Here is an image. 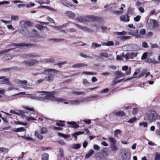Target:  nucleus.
<instances>
[{"label":"nucleus","mask_w":160,"mask_h":160,"mask_svg":"<svg viewBox=\"0 0 160 160\" xmlns=\"http://www.w3.org/2000/svg\"><path fill=\"white\" fill-rule=\"evenodd\" d=\"M56 70L53 69H47L45 70L41 74H43L46 75L44 77L45 81L50 82L52 81L54 77V72Z\"/></svg>","instance_id":"nucleus-1"},{"label":"nucleus","mask_w":160,"mask_h":160,"mask_svg":"<svg viewBox=\"0 0 160 160\" xmlns=\"http://www.w3.org/2000/svg\"><path fill=\"white\" fill-rule=\"evenodd\" d=\"M157 118V114L156 112L153 110H151L148 112L145 117V119L152 121Z\"/></svg>","instance_id":"nucleus-2"},{"label":"nucleus","mask_w":160,"mask_h":160,"mask_svg":"<svg viewBox=\"0 0 160 160\" xmlns=\"http://www.w3.org/2000/svg\"><path fill=\"white\" fill-rule=\"evenodd\" d=\"M45 100L46 99H50L51 100L55 101L57 102H61L65 101V99L60 98H56L53 96L52 93H49L46 95L45 98Z\"/></svg>","instance_id":"nucleus-3"},{"label":"nucleus","mask_w":160,"mask_h":160,"mask_svg":"<svg viewBox=\"0 0 160 160\" xmlns=\"http://www.w3.org/2000/svg\"><path fill=\"white\" fill-rule=\"evenodd\" d=\"M126 50L128 51H135L140 49V47L137 45L134 44H129L124 46Z\"/></svg>","instance_id":"nucleus-4"},{"label":"nucleus","mask_w":160,"mask_h":160,"mask_svg":"<svg viewBox=\"0 0 160 160\" xmlns=\"http://www.w3.org/2000/svg\"><path fill=\"white\" fill-rule=\"evenodd\" d=\"M115 33L116 34L119 36L118 38L121 41H124L129 39L131 38L130 36H123L126 34V32L125 31H123L122 32H115Z\"/></svg>","instance_id":"nucleus-5"},{"label":"nucleus","mask_w":160,"mask_h":160,"mask_svg":"<svg viewBox=\"0 0 160 160\" xmlns=\"http://www.w3.org/2000/svg\"><path fill=\"white\" fill-rule=\"evenodd\" d=\"M12 45L13 46H17L18 47H35L36 45L34 43H29L27 44L26 43H12Z\"/></svg>","instance_id":"nucleus-6"},{"label":"nucleus","mask_w":160,"mask_h":160,"mask_svg":"<svg viewBox=\"0 0 160 160\" xmlns=\"http://www.w3.org/2000/svg\"><path fill=\"white\" fill-rule=\"evenodd\" d=\"M38 60L36 59L28 60L25 61L24 63L26 65H28L29 67H32L34 66L36 64L38 63Z\"/></svg>","instance_id":"nucleus-7"},{"label":"nucleus","mask_w":160,"mask_h":160,"mask_svg":"<svg viewBox=\"0 0 160 160\" xmlns=\"http://www.w3.org/2000/svg\"><path fill=\"white\" fill-rule=\"evenodd\" d=\"M84 132H82V131H79L77 132H75V133L72 134V135L75 138H76V139H77V136L81 134H84L85 132H86V133H88L89 132V130H88V129L86 128L84 130Z\"/></svg>","instance_id":"nucleus-8"},{"label":"nucleus","mask_w":160,"mask_h":160,"mask_svg":"<svg viewBox=\"0 0 160 160\" xmlns=\"http://www.w3.org/2000/svg\"><path fill=\"white\" fill-rule=\"evenodd\" d=\"M22 27V28L19 30L20 33L24 35H29L30 32L26 27H24L23 26Z\"/></svg>","instance_id":"nucleus-9"},{"label":"nucleus","mask_w":160,"mask_h":160,"mask_svg":"<svg viewBox=\"0 0 160 160\" xmlns=\"http://www.w3.org/2000/svg\"><path fill=\"white\" fill-rule=\"evenodd\" d=\"M125 75V74L123 73L122 72L117 71L114 73V78L117 79L124 76Z\"/></svg>","instance_id":"nucleus-10"},{"label":"nucleus","mask_w":160,"mask_h":160,"mask_svg":"<svg viewBox=\"0 0 160 160\" xmlns=\"http://www.w3.org/2000/svg\"><path fill=\"white\" fill-rule=\"evenodd\" d=\"M106 150V148H105L104 149L102 150L101 152V156H100V159H103L106 158L108 156V154L107 153Z\"/></svg>","instance_id":"nucleus-11"},{"label":"nucleus","mask_w":160,"mask_h":160,"mask_svg":"<svg viewBox=\"0 0 160 160\" xmlns=\"http://www.w3.org/2000/svg\"><path fill=\"white\" fill-rule=\"evenodd\" d=\"M10 112L17 115H21L22 116L24 115V112L22 111L19 110H11L10 111Z\"/></svg>","instance_id":"nucleus-12"},{"label":"nucleus","mask_w":160,"mask_h":160,"mask_svg":"<svg viewBox=\"0 0 160 160\" xmlns=\"http://www.w3.org/2000/svg\"><path fill=\"white\" fill-rule=\"evenodd\" d=\"M20 24L21 25V27H26L27 26H31L32 24V23L29 21H22L20 22Z\"/></svg>","instance_id":"nucleus-13"},{"label":"nucleus","mask_w":160,"mask_h":160,"mask_svg":"<svg viewBox=\"0 0 160 160\" xmlns=\"http://www.w3.org/2000/svg\"><path fill=\"white\" fill-rule=\"evenodd\" d=\"M0 79H2L1 82L3 83H6L8 85H10L11 84L10 82V79L9 78H6L5 76H2L0 77Z\"/></svg>","instance_id":"nucleus-14"},{"label":"nucleus","mask_w":160,"mask_h":160,"mask_svg":"<svg viewBox=\"0 0 160 160\" xmlns=\"http://www.w3.org/2000/svg\"><path fill=\"white\" fill-rule=\"evenodd\" d=\"M113 114L117 116H120L123 117L125 116V114L123 111H114L113 112Z\"/></svg>","instance_id":"nucleus-15"},{"label":"nucleus","mask_w":160,"mask_h":160,"mask_svg":"<svg viewBox=\"0 0 160 160\" xmlns=\"http://www.w3.org/2000/svg\"><path fill=\"white\" fill-rule=\"evenodd\" d=\"M147 23L153 26V27H157L158 26L157 22L155 20L152 19L148 20Z\"/></svg>","instance_id":"nucleus-16"},{"label":"nucleus","mask_w":160,"mask_h":160,"mask_svg":"<svg viewBox=\"0 0 160 160\" xmlns=\"http://www.w3.org/2000/svg\"><path fill=\"white\" fill-rule=\"evenodd\" d=\"M86 66H87V64H85L83 63H78L74 64L72 66V67L75 68H78Z\"/></svg>","instance_id":"nucleus-17"},{"label":"nucleus","mask_w":160,"mask_h":160,"mask_svg":"<svg viewBox=\"0 0 160 160\" xmlns=\"http://www.w3.org/2000/svg\"><path fill=\"white\" fill-rule=\"evenodd\" d=\"M26 56L29 58H36L40 57V55L39 54L35 53H31L28 54H27Z\"/></svg>","instance_id":"nucleus-18"},{"label":"nucleus","mask_w":160,"mask_h":160,"mask_svg":"<svg viewBox=\"0 0 160 160\" xmlns=\"http://www.w3.org/2000/svg\"><path fill=\"white\" fill-rule=\"evenodd\" d=\"M67 123L68 124L71 125H72L70 126L71 128H77L79 127V126L78 125V124H77L74 122H68Z\"/></svg>","instance_id":"nucleus-19"},{"label":"nucleus","mask_w":160,"mask_h":160,"mask_svg":"<svg viewBox=\"0 0 160 160\" xmlns=\"http://www.w3.org/2000/svg\"><path fill=\"white\" fill-rule=\"evenodd\" d=\"M61 2L63 5L67 7H72V6L71 3L67 1L62 0L61 1Z\"/></svg>","instance_id":"nucleus-20"},{"label":"nucleus","mask_w":160,"mask_h":160,"mask_svg":"<svg viewBox=\"0 0 160 160\" xmlns=\"http://www.w3.org/2000/svg\"><path fill=\"white\" fill-rule=\"evenodd\" d=\"M130 34L134 36L136 38H140V35L138 32V30H136L134 31L130 32Z\"/></svg>","instance_id":"nucleus-21"},{"label":"nucleus","mask_w":160,"mask_h":160,"mask_svg":"<svg viewBox=\"0 0 160 160\" xmlns=\"http://www.w3.org/2000/svg\"><path fill=\"white\" fill-rule=\"evenodd\" d=\"M86 17L80 16L78 17L77 20L80 22H83L86 21Z\"/></svg>","instance_id":"nucleus-22"},{"label":"nucleus","mask_w":160,"mask_h":160,"mask_svg":"<svg viewBox=\"0 0 160 160\" xmlns=\"http://www.w3.org/2000/svg\"><path fill=\"white\" fill-rule=\"evenodd\" d=\"M101 46V44L92 42L91 46V48L92 49H95L96 48L100 47Z\"/></svg>","instance_id":"nucleus-23"},{"label":"nucleus","mask_w":160,"mask_h":160,"mask_svg":"<svg viewBox=\"0 0 160 160\" xmlns=\"http://www.w3.org/2000/svg\"><path fill=\"white\" fill-rule=\"evenodd\" d=\"M69 102L72 105H77L80 103V101L78 100H71Z\"/></svg>","instance_id":"nucleus-24"},{"label":"nucleus","mask_w":160,"mask_h":160,"mask_svg":"<svg viewBox=\"0 0 160 160\" xmlns=\"http://www.w3.org/2000/svg\"><path fill=\"white\" fill-rule=\"evenodd\" d=\"M94 151L93 150H90L88 152V153L86 154L85 158H88L90 157L94 153Z\"/></svg>","instance_id":"nucleus-25"},{"label":"nucleus","mask_w":160,"mask_h":160,"mask_svg":"<svg viewBox=\"0 0 160 160\" xmlns=\"http://www.w3.org/2000/svg\"><path fill=\"white\" fill-rule=\"evenodd\" d=\"M138 54V53L137 52H128V55L130 59H132L135 57H136Z\"/></svg>","instance_id":"nucleus-26"},{"label":"nucleus","mask_w":160,"mask_h":160,"mask_svg":"<svg viewBox=\"0 0 160 160\" xmlns=\"http://www.w3.org/2000/svg\"><path fill=\"white\" fill-rule=\"evenodd\" d=\"M35 135L39 139L42 140L43 138V136L40 134L38 132L36 131L35 132Z\"/></svg>","instance_id":"nucleus-27"},{"label":"nucleus","mask_w":160,"mask_h":160,"mask_svg":"<svg viewBox=\"0 0 160 160\" xmlns=\"http://www.w3.org/2000/svg\"><path fill=\"white\" fill-rule=\"evenodd\" d=\"M146 62L149 63H152L153 64H156V63H159L157 61H156L155 60H153L151 59L150 58H149L146 60Z\"/></svg>","instance_id":"nucleus-28"},{"label":"nucleus","mask_w":160,"mask_h":160,"mask_svg":"<svg viewBox=\"0 0 160 160\" xmlns=\"http://www.w3.org/2000/svg\"><path fill=\"white\" fill-rule=\"evenodd\" d=\"M114 45V42L112 41H108L107 42H104L102 43L103 45L107 46H113Z\"/></svg>","instance_id":"nucleus-29"},{"label":"nucleus","mask_w":160,"mask_h":160,"mask_svg":"<svg viewBox=\"0 0 160 160\" xmlns=\"http://www.w3.org/2000/svg\"><path fill=\"white\" fill-rule=\"evenodd\" d=\"M123 159L124 160H128L130 158V155L128 153H124L122 156Z\"/></svg>","instance_id":"nucleus-30"},{"label":"nucleus","mask_w":160,"mask_h":160,"mask_svg":"<svg viewBox=\"0 0 160 160\" xmlns=\"http://www.w3.org/2000/svg\"><path fill=\"white\" fill-rule=\"evenodd\" d=\"M108 140L110 142V144H116V141L114 138H108Z\"/></svg>","instance_id":"nucleus-31"},{"label":"nucleus","mask_w":160,"mask_h":160,"mask_svg":"<svg viewBox=\"0 0 160 160\" xmlns=\"http://www.w3.org/2000/svg\"><path fill=\"white\" fill-rule=\"evenodd\" d=\"M110 147L112 151H114L118 150L117 144H110Z\"/></svg>","instance_id":"nucleus-32"},{"label":"nucleus","mask_w":160,"mask_h":160,"mask_svg":"<svg viewBox=\"0 0 160 160\" xmlns=\"http://www.w3.org/2000/svg\"><path fill=\"white\" fill-rule=\"evenodd\" d=\"M58 134L60 137H61L65 138H68L70 137V136L68 135H66L60 132H58Z\"/></svg>","instance_id":"nucleus-33"},{"label":"nucleus","mask_w":160,"mask_h":160,"mask_svg":"<svg viewBox=\"0 0 160 160\" xmlns=\"http://www.w3.org/2000/svg\"><path fill=\"white\" fill-rule=\"evenodd\" d=\"M147 71V70L146 69H144L142 71L141 73H140L139 77H134V78H139L142 77L145 75V74L146 73Z\"/></svg>","instance_id":"nucleus-34"},{"label":"nucleus","mask_w":160,"mask_h":160,"mask_svg":"<svg viewBox=\"0 0 160 160\" xmlns=\"http://www.w3.org/2000/svg\"><path fill=\"white\" fill-rule=\"evenodd\" d=\"M48 155L47 153L43 154L42 155L41 160H48Z\"/></svg>","instance_id":"nucleus-35"},{"label":"nucleus","mask_w":160,"mask_h":160,"mask_svg":"<svg viewBox=\"0 0 160 160\" xmlns=\"http://www.w3.org/2000/svg\"><path fill=\"white\" fill-rule=\"evenodd\" d=\"M8 152V149L6 148L3 147L0 148V153H7Z\"/></svg>","instance_id":"nucleus-36"},{"label":"nucleus","mask_w":160,"mask_h":160,"mask_svg":"<svg viewBox=\"0 0 160 160\" xmlns=\"http://www.w3.org/2000/svg\"><path fill=\"white\" fill-rule=\"evenodd\" d=\"M67 14L68 17L70 18H73L75 17V15L74 13L71 12H67Z\"/></svg>","instance_id":"nucleus-37"},{"label":"nucleus","mask_w":160,"mask_h":160,"mask_svg":"<svg viewBox=\"0 0 160 160\" xmlns=\"http://www.w3.org/2000/svg\"><path fill=\"white\" fill-rule=\"evenodd\" d=\"M13 57V55L10 54H7L5 56L4 58L6 60H8L11 59Z\"/></svg>","instance_id":"nucleus-38"},{"label":"nucleus","mask_w":160,"mask_h":160,"mask_svg":"<svg viewBox=\"0 0 160 160\" xmlns=\"http://www.w3.org/2000/svg\"><path fill=\"white\" fill-rule=\"evenodd\" d=\"M26 7L27 8H30V6L28 4H19L18 5V7L19 8H20L21 7Z\"/></svg>","instance_id":"nucleus-39"},{"label":"nucleus","mask_w":160,"mask_h":160,"mask_svg":"<svg viewBox=\"0 0 160 160\" xmlns=\"http://www.w3.org/2000/svg\"><path fill=\"white\" fill-rule=\"evenodd\" d=\"M82 30L84 31H88V32H92V30L90 28H88L86 27H82L81 29Z\"/></svg>","instance_id":"nucleus-40"},{"label":"nucleus","mask_w":160,"mask_h":160,"mask_svg":"<svg viewBox=\"0 0 160 160\" xmlns=\"http://www.w3.org/2000/svg\"><path fill=\"white\" fill-rule=\"evenodd\" d=\"M115 133L114 136L118 137V134L121 135L122 132L120 130H116L114 132Z\"/></svg>","instance_id":"nucleus-41"},{"label":"nucleus","mask_w":160,"mask_h":160,"mask_svg":"<svg viewBox=\"0 0 160 160\" xmlns=\"http://www.w3.org/2000/svg\"><path fill=\"white\" fill-rule=\"evenodd\" d=\"M11 70H12V68H2L0 69V72H9Z\"/></svg>","instance_id":"nucleus-42"},{"label":"nucleus","mask_w":160,"mask_h":160,"mask_svg":"<svg viewBox=\"0 0 160 160\" xmlns=\"http://www.w3.org/2000/svg\"><path fill=\"white\" fill-rule=\"evenodd\" d=\"M72 93L75 95H79L80 94H84V92H79L76 91H73L72 92Z\"/></svg>","instance_id":"nucleus-43"},{"label":"nucleus","mask_w":160,"mask_h":160,"mask_svg":"<svg viewBox=\"0 0 160 160\" xmlns=\"http://www.w3.org/2000/svg\"><path fill=\"white\" fill-rule=\"evenodd\" d=\"M59 153L60 156L59 157V158H60V159H61V158L62 157L63 155V150L62 148H59Z\"/></svg>","instance_id":"nucleus-44"},{"label":"nucleus","mask_w":160,"mask_h":160,"mask_svg":"<svg viewBox=\"0 0 160 160\" xmlns=\"http://www.w3.org/2000/svg\"><path fill=\"white\" fill-rule=\"evenodd\" d=\"M81 145L79 144H74L72 145V148L74 149H78L80 148Z\"/></svg>","instance_id":"nucleus-45"},{"label":"nucleus","mask_w":160,"mask_h":160,"mask_svg":"<svg viewBox=\"0 0 160 160\" xmlns=\"http://www.w3.org/2000/svg\"><path fill=\"white\" fill-rule=\"evenodd\" d=\"M13 49V48H10L0 51V54L8 53Z\"/></svg>","instance_id":"nucleus-46"},{"label":"nucleus","mask_w":160,"mask_h":160,"mask_svg":"<svg viewBox=\"0 0 160 160\" xmlns=\"http://www.w3.org/2000/svg\"><path fill=\"white\" fill-rule=\"evenodd\" d=\"M80 56L85 58H91V57L90 56H87V55L83 54L82 53H80L79 54Z\"/></svg>","instance_id":"nucleus-47"},{"label":"nucleus","mask_w":160,"mask_h":160,"mask_svg":"<svg viewBox=\"0 0 160 160\" xmlns=\"http://www.w3.org/2000/svg\"><path fill=\"white\" fill-rule=\"evenodd\" d=\"M47 131V129L46 128L42 127L40 129V132L42 134L46 133Z\"/></svg>","instance_id":"nucleus-48"},{"label":"nucleus","mask_w":160,"mask_h":160,"mask_svg":"<svg viewBox=\"0 0 160 160\" xmlns=\"http://www.w3.org/2000/svg\"><path fill=\"white\" fill-rule=\"evenodd\" d=\"M25 130V129L23 127H21L16 128L15 130V131L17 132H23Z\"/></svg>","instance_id":"nucleus-49"},{"label":"nucleus","mask_w":160,"mask_h":160,"mask_svg":"<svg viewBox=\"0 0 160 160\" xmlns=\"http://www.w3.org/2000/svg\"><path fill=\"white\" fill-rule=\"evenodd\" d=\"M148 57V53L147 52H144L142 57H141V59L144 60L147 58Z\"/></svg>","instance_id":"nucleus-50"},{"label":"nucleus","mask_w":160,"mask_h":160,"mask_svg":"<svg viewBox=\"0 0 160 160\" xmlns=\"http://www.w3.org/2000/svg\"><path fill=\"white\" fill-rule=\"evenodd\" d=\"M108 53L101 52L99 54L101 57H104L105 58H107L108 57Z\"/></svg>","instance_id":"nucleus-51"},{"label":"nucleus","mask_w":160,"mask_h":160,"mask_svg":"<svg viewBox=\"0 0 160 160\" xmlns=\"http://www.w3.org/2000/svg\"><path fill=\"white\" fill-rule=\"evenodd\" d=\"M83 74H87L91 75H96L97 73L96 72H82Z\"/></svg>","instance_id":"nucleus-52"},{"label":"nucleus","mask_w":160,"mask_h":160,"mask_svg":"<svg viewBox=\"0 0 160 160\" xmlns=\"http://www.w3.org/2000/svg\"><path fill=\"white\" fill-rule=\"evenodd\" d=\"M83 83L84 85L86 86H88L90 85V83L88 80L86 79H83Z\"/></svg>","instance_id":"nucleus-53"},{"label":"nucleus","mask_w":160,"mask_h":160,"mask_svg":"<svg viewBox=\"0 0 160 160\" xmlns=\"http://www.w3.org/2000/svg\"><path fill=\"white\" fill-rule=\"evenodd\" d=\"M44 81H45L44 78L43 79H40L36 81L35 82V83L36 84H38L40 83H42V82H43Z\"/></svg>","instance_id":"nucleus-54"},{"label":"nucleus","mask_w":160,"mask_h":160,"mask_svg":"<svg viewBox=\"0 0 160 160\" xmlns=\"http://www.w3.org/2000/svg\"><path fill=\"white\" fill-rule=\"evenodd\" d=\"M16 96V95L14 94L13 95L9 96L8 98V99L9 100H12L14 99H16L17 98L16 97H15Z\"/></svg>","instance_id":"nucleus-55"},{"label":"nucleus","mask_w":160,"mask_h":160,"mask_svg":"<svg viewBox=\"0 0 160 160\" xmlns=\"http://www.w3.org/2000/svg\"><path fill=\"white\" fill-rule=\"evenodd\" d=\"M117 79H114V80L112 81L113 85H115L117 83L120 82H121L123 81V79H120L118 80H116Z\"/></svg>","instance_id":"nucleus-56"},{"label":"nucleus","mask_w":160,"mask_h":160,"mask_svg":"<svg viewBox=\"0 0 160 160\" xmlns=\"http://www.w3.org/2000/svg\"><path fill=\"white\" fill-rule=\"evenodd\" d=\"M139 125L140 126H143L144 128L147 127L148 125L147 123L146 122H140Z\"/></svg>","instance_id":"nucleus-57"},{"label":"nucleus","mask_w":160,"mask_h":160,"mask_svg":"<svg viewBox=\"0 0 160 160\" xmlns=\"http://www.w3.org/2000/svg\"><path fill=\"white\" fill-rule=\"evenodd\" d=\"M11 19L13 20H18L19 18L18 16L12 15L11 17Z\"/></svg>","instance_id":"nucleus-58"},{"label":"nucleus","mask_w":160,"mask_h":160,"mask_svg":"<svg viewBox=\"0 0 160 160\" xmlns=\"http://www.w3.org/2000/svg\"><path fill=\"white\" fill-rule=\"evenodd\" d=\"M20 84H24L26 86L27 85V84L28 83V82L26 80H21V81H19Z\"/></svg>","instance_id":"nucleus-59"},{"label":"nucleus","mask_w":160,"mask_h":160,"mask_svg":"<svg viewBox=\"0 0 160 160\" xmlns=\"http://www.w3.org/2000/svg\"><path fill=\"white\" fill-rule=\"evenodd\" d=\"M137 119L136 118H133L129 119V120H128L127 122H129L131 123H133V122L135 121Z\"/></svg>","instance_id":"nucleus-60"},{"label":"nucleus","mask_w":160,"mask_h":160,"mask_svg":"<svg viewBox=\"0 0 160 160\" xmlns=\"http://www.w3.org/2000/svg\"><path fill=\"white\" fill-rule=\"evenodd\" d=\"M151 48H159V46L157 44H151Z\"/></svg>","instance_id":"nucleus-61"},{"label":"nucleus","mask_w":160,"mask_h":160,"mask_svg":"<svg viewBox=\"0 0 160 160\" xmlns=\"http://www.w3.org/2000/svg\"><path fill=\"white\" fill-rule=\"evenodd\" d=\"M46 62H53L54 61V60L53 58H48L47 59H46Z\"/></svg>","instance_id":"nucleus-62"},{"label":"nucleus","mask_w":160,"mask_h":160,"mask_svg":"<svg viewBox=\"0 0 160 160\" xmlns=\"http://www.w3.org/2000/svg\"><path fill=\"white\" fill-rule=\"evenodd\" d=\"M140 35H144L146 33V30L145 29H142L140 31Z\"/></svg>","instance_id":"nucleus-63"},{"label":"nucleus","mask_w":160,"mask_h":160,"mask_svg":"<svg viewBox=\"0 0 160 160\" xmlns=\"http://www.w3.org/2000/svg\"><path fill=\"white\" fill-rule=\"evenodd\" d=\"M160 160V154H159L156 153L155 158V160Z\"/></svg>","instance_id":"nucleus-64"}]
</instances>
